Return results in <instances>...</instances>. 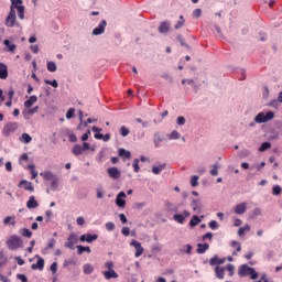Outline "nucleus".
<instances>
[{
	"label": "nucleus",
	"instance_id": "1",
	"mask_svg": "<svg viewBox=\"0 0 282 282\" xmlns=\"http://www.w3.org/2000/svg\"><path fill=\"white\" fill-rule=\"evenodd\" d=\"M238 275L241 278L250 276L251 281L259 279V273L257 272V270H254V268L252 267H249L248 264H241L238 268Z\"/></svg>",
	"mask_w": 282,
	"mask_h": 282
},
{
	"label": "nucleus",
	"instance_id": "2",
	"mask_svg": "<svg viewBox=\"0 0 282 282\" xmlns=\"http://www.w3.org/2000/svg\"><path fill=\"white\" fill-rule=\"evenodd\" d=\"M7 248L9 250H19V248H23V240L21 237L13 235L7 240Z\"/></svg>",
	"mask_w": 282,
	"mask_h": 282
},
{
	"label": "nucleus",
	"instance_id": "3",
	"mask_svg": "<svg viewBox=\"0 0 282 282\" xmlns=\"http://www.w3.org/2000/svg\"><path fill=\"white\" fill-rule=\"evenodd\" d=\"M274 119V112L273 111H268L265 112H259L256 117H254V122H257L258 124H263V122H270V120Z\"/></svg>",
	"mask_w": 282,
	"mask_h": 282
},
{
	"label": "nucleus",
	"instance_id": "4",
	"mask_svg": "<svg viewBox=\"0 0 282 282\" xmlns=\"http://www.w3.org/2000/svg\"><path fill=\"white\" fill-rule=\"evenodd\" d=\"M91 131H94L96 140H104V142H109L111 140V134L106 133L104 135L102 133H100V131H102L101 128H98V127L94 126L91 128Z\"/></svg>",
	"mask_w": 282,
	"mask_h": 282
},
{
	"label": "nucleus",
	"instance_id": "5",
	"mask_svg": "<svg viewBox=\"0 0 282 282\" xmlns=\"http://www.w3.org/2000/svg\"><path fill=\"white\" fill-rule=\"evenodd\" d=\"M15 23H17V11H14V7H11L10 12L6 19V25L7 28H14Z\"/></svg>",
	"mask_w": 282,
	"mask_h": 282
},
{
	"label": "nucleus",
	"instance_id": "6",
	"mask_svg": "<svg viewBox=\"0 0 282 282\" xmlns=\"http://www.w3.org/2000/svg\"><path fill=\"white\" fill-rule=\"evenodd\" d=\"M19 129V123L17 122H8L2 130V133L6 138H8L11 133H14Z\"/></svg>",
	"mask_w": 282,
	"mask_h": 282
},
{
	"label": "nucleus",
	"instance_id": "7",
	"mask_svg": "<svg viewBox=\"0 0 282 282\" xmlns=\"http://www.w3.org/2000/svg\"><path fill=\"white\" fill-rule=\"evenodd\" d=\"M76 243H78V235L72 232L68 238H67V242H65V248H69V250H74V246H76Z\"/></svg>",
	"mask_w": 282,
	"mask_h": 282
},
{
	"label": "nucleus",
	"instance_id": "8",
	"mask_svg": "<svg viewBox=\"0 0 282 282\" xmlns=\"http://www.w3.org/2000/svg\"><path fill=\"white\" fill-rule=\"evenodd\" d=\"M130 246H133V248L135 249V253L134 257L138 259L139 257H142V254H144V248L142 247V243H140V241L138 240H132L130 242Z\"/></svg>",
	"mask_w": 282,
	"mask_h": 282
},
{
	"label": "nucleus",
	"instance_id": "9",
	"mask_svg": "<svg viewBox=\"0 0 282 282\" xmlns=\"http://www.w3.org/2000/svg\"><path fill=\"white\" fill-rule=\"evenodd\" d=\"M18 188H24V191L34 193V185L32 184V182H29L26 180L20 181V183L18 184Z\"/></svg>",
	"mask_w": 282,
	"mask_h": 282
},
{
	"label": "nucleus",
	"instance_id": "10",
	"mask_svg": "<svg viewBox=\"0 0 282 282\" xmlns=\"http://www.w3.org/2000/svg\"><path fill=\"white\" fill-rule=\"evenodd\" d=\"M105 28H107V21L102 20L98 26L93 30L94 36H100V34H105Z\"/></svg>",
	"mask_w": 282,
	"mask_h": 282
},
{
	"label": "nucleus",
	"instance_id": "11",
	"mask_svg": "<svg viewBox=\"0 0 282 282\" xmlns=\"http://www.w3.org/2000/svg\"><path fill=\"white\" fill-rule=\"evenodd\" d=\"M186 217H191V212L188 210H184L183 215L182 214H175L173 216L174 221H176L177 224H184V221L186 220Z\"/></svg>",
	"mask_w": 282,
	"mask_h": 282
},
{
	"label": "nucleus",
	"instance_id": "12",
	"mask_svg": "<svg viewBox=\"0 0 282 282\" xmlns=\"http://www.w3.org/2000/svg\"><path fill=\"white\" fill-rule=\"evenodd\" d=\"M98 239V235L96 234H84L80 236L79 240L82 242L93 243V241H96Z\"/></svg>",
	"mask_w": 282,
	"mask_h": 282
},
{
	"label": "nucleus",
	"instance_id": "13",
	"mask_svg": "<svg viewBox=\"0 0 282 282\" xmlns=\"http://www.w3.org/2000/svg\"><path fill=\"white\" fill-rule=\"evenodd\" d=\"M126 197H127V194L124 192H120L117 195L116 204L119 208H124V206H127V202L124 200Z\"/></svg>",
	"mask_w": 282,
	"mask_h": 282
},
{
	"label": "nucleus",
	"instance_id": "14",
	"mask_svg": "<svg viewBox=\"0 0 282 282\" xmlns=\"http://www.w3.org/2000/svg\"><path fill=\"white\" fill-rule=\"evenodd\" d=\"M107 173L109 175V177H111V180H120V170H118V167H109L107 170Z\"/></svg>",
	"mask_w": 282,
	"mask_h": 282
},
{
	"label": "nucleus",
	"instance_id": "15",
	"mask_svg": "<svg viewBox=\"0 0 282 282\" xmlns=\"http://www.w3.org/2000/svg\"><path fill=\"white\" fill-rule=\"evenodd\" d=\"M170 30H171V22L163 21L160 23V26H159L160 34H166V33H169Z\"/></svg>",
	"mask_w": 282,
	"mask_h": 282
},
{
	"label": "nucleus",
	"instance_id": "16",
	"mask_svg": "<svg viewBox=\"0 0 282 282\" xmlns=\"http://www.w3.org/2000/svg\"><path fill=\"white\" fill-rule=\"evenodd\" d=\"M36 258L37 262L31 265V270H43V268H45V260H43V258L40 256H36Z\"/></svg>",
	"mask_w": 282,
	"mask_h": 282
},
{
	"label": "nucleus",
	"instance_id": "17",
	"mask_svg": "<svg viewBox=\"0 0 282 282\" xmlns=\"http://www.w3.org/2000/svg\"><path fill=\"white\" fill-rule=\"evenodd\" d=\"M40 175L46 182H52L54 178H56V175L54 173H52V171L42 172Z\"/></svg>",
	"mask_w": 282,
	"mask_h": 282
},
{
	"label": "nucleus",
	"instance_id": "18",
	"mask_svg": "<svg viewBox=\"0 0 282 282\" xmlns=\"http://www.w3.org/2000/svg\"><path fill=\"white\" fill-rule=\"evenodd\" d=\"M194 213H202V202L199 199H193L191 204Z\"/></svg>",
	"mask_w": 282,
	"mask_h": 282
},
{
	"label": "nucleus",
	"instance_id": "19",
	"mask_svg": "<svg viewBox=\"0 0 282 282\" xmlns=\"http://www.w3.org/2000/svg\"><path fill=\"white\" fill-rule=\"evenodd\" d=\"M246 210H247L246 203H240V204L236 205V207H235L236 215H243V213H246Z\"/></svg>",
	"mask_w": 282,
	"mask_h": 282
},
{
	"label": "nucleus",
	"instance_id": "20",
	"mask_svg": "<svg viewBox=\"0 0 282 282\" xmlns=\"http://www.w3.org/2000/svg\"><path fill=\"white\" fill-rule=\"evenodd\" d=\"M6 78H8V66L0 63V79L6 80Z\"/></svg>",
	"mask_w": 282,
	"mask_h": 282
},
{
	"label": "nucleus",
	"instance_id": "21",
	"mask_svg": "<svg viewBox=\"0 0 282 282\" xmlns=\"http://www.w3.org/2000/svg\"><path fill=\"white\" fill-rule=\"evenodd\" d=\"M26 208H39V202H36L34 196H30L29 200L26 202Z\"/></svg>",
	"mask_w": 282,
	"mask_h": 282
},
{
	"label": "nucleus",
	"instance_id": "22",
	"mask_svg": "<svg viewBox=\"0 0 282 282\" xmlns=\"http://www.w3.org/2000/svg\"><path fill=\"white\" fill-rule=\"evenodd\" d=\"M153 142H154V147L156 149H160L162 142H164V139L162 138V134H160V132L154 133Z\"/></svg>",
	"mask_w": 282,
	"mask_h": 282
},
{
	"label": "nucleus",
	"instance_id": "23",
	"mask_svg": "<svg viewBox=\"0 0 282 282\" xmlns=\"http://www.w3.org/2000/svg\"><path fill=\"white\" fill-rule=\"evenodd\" d=\"M118 155L124 160H131V152L127 151L124 148L118 150Z\"/></svg>",
	"mask_w": 282,
	"mask_h": 282
},
{
	"label": "nucleus",
	"instance_id": "24",
	"mask_svg": "<svg viewBox=\"0 0 282 282\" xmlns=\"http://www.w3.org/2000/svg\"><path fill=\"white\" fill-rule=\"evenodd\" d=\"M164 169H166V163H162L160 165H154V166H152V173L154 175H160V173H162L164 171Z\"/></svg>",
	"mask_w": 282,
	"mask_h": 282
},
{
	"label": "nucleus",
	"instance_id": "25",
	"mask_svg": "<svg viewBox=\"0 0 282 282\" xmlns=\"http://www.w3.org/2000/svg\"><path fill=\"white\" fill-rule=\"evenodd\" d=\"M208 248H210V245H208L206 242L205 243H198L196 252H197V254H204L206 252V250H208Z\"/></svg>",
	"mask_w": 282,
	"mask_h": 282
},
{
	"label": "nucleus",
	"instance_id": "26",
	"mask_svg": "<svg viewBox=\"0 0 282 282\" xmlns=\"http://www.w3.org/2000/svg\"><path fill=\"white\" fill-rule=\"evenodd\" d=\"M104 276L107 281H109L110 279H118V273L112 269L110 271H105Z\"/></svg>",
	"mask_w": 282,
	"mask_h": 282
},
{
	"label": "nucleus",
	"instance_id": "27",
	"mask_svg": "<svg viewBox=\"0 0 282 282\" xmlns=\"http://www.w3.org/2000/svg\"><path fill=\"white\" fill-rule=\"evenodd\" d=\"M225 272H226V268H224V267H216L215 268L216 279H220V280L224 279Z\"/></svg>",
	"mask_w": 282,
	"mask_h": 282
},
{
	"label": "nucleus",
	"instance_id": "28",
	"mask_svg": "<svg viewBox=\"0 0 282 282\" xmlns=\"http://www.w3.org/2000/svg\"><path fill=\"white\" fill-rule=\"evenodd\" d=\"M36 100H39V97H36L35 95H32L26 101H24V107L26 109H30V107H32V105H34Z\"/></svg>",
	"mask_w": 282,
	"mask_h": 282
},
{
	"label": "nucleus",
	"instance_id": "29",
	"mask_svg": "<svg viewBox=\"0 0 282 282\" xmlns=\"http://www.w3.org/2000/svg\"><path fill=\"white\" fill-rule=\"evenodd\" d=\"M199 224H202V219L197 215H194L189 220L191 228H195V226H199Z\"/></svg>",
	"mask_w": 282,
	"mask_h": 282
},
{
	"label": "nucleus",
	"instance_id": "30",
	"mask_svg": "<svg viewBox=\"0 0 282 282\" xmlns=\"http://www.w3.org/2000/svg\"><path fill=\"white\" fill-rule=\"evenodd\" d=\"M15 9L18 10L19 19H21V20L25 19V7H23V6H15Z\"/></svg>",
	"mask_w": 282,
	"mask_h": 282
},
{
	"label": "nucleus",
	"instance_id": "31",
	"mask_svg": "<svg viewBox=\"0 0 282 282\" xmlns=\"http://www.w3.org/2000/svg\"><path fill=\"white\" fill-rule=\"evenodd\" d=\"M29 171H31L32 180H36L39 177V172H36V166L34 164L28 165Z\"/></svg>",
	"mask_w": 282,
	"mask_h": 282
},
{
	"label": "nucleus",
	"instance_id": "32",
	"mask_svg": "<svg viewBox=\"0 0 282 282\" xmlns=\"http://www.w3.org/2000/svg\"><path fill=\"white\" fill-rule=\"evenodd\" d=\"M73 153H74V155H83V153H84L83 145L75 144L73 148Z\"/></svg>",
	"mask_w": 282,
	"mask_h": 282
},
{
	"label": "nucleus",
	"instance_id": "33",
	"mask_svg": "<svg viewBox=\"0 0 282 282\" xmlns=\"http://www.w3.org/2000/svg\"><path fill=\"white\" fill-rule=\"evenodd\" d=\"M77 254H83V252H88V254L91 252V248L84 247V246H77Z\"/></svg>",
	"mask_w": 282,
	"mask_h": 282
},
{
	"label": "nucleus",
	"instance_id": "34",
	"mask_svg": "<svg viewBox=\"0 0 282 282\" xmlns=\"http://www.w3.org/2000/svg\"><path fill=\"white\" fill-rule=\"evenodd\" d=\"M4 46L8 48V52H14L17 50V45L10 43V40H4Z\"/></svg>",
	"mask_w": 282,
	"mask_h": 282
},
{
	"label": "nucleus",
	"instance_id": "35",
	"mask_svg": "<svg viewBox=\"0 0 282 282\" xmlns=\"http://www.w3.org/2000/svg\"><path fill=\"white\" fill-rule=\"evenodd\" d=\"M21 142H23L24 144H30V142H32V137L28 133H23L20 138Z\"/></svg>",
	"mask_w": 282,
	"mask_h": 282
},
{
	"label": "nucleus",
	"instance_id": "36",
	"mask_svg": "<svg viewBox=\"0 0 282 282\" xmlns=\"http://www.w3.org/2000/svg\"><path fill=\"white\" fill-rule=\"evenodd\" d=\"M209 173L213 177H217V175H219V163H215Z\"/></svg>",
	"mask_w": 282,
	"mask_h": 282
},
{
	"label": "nucleus",
	"instance_id": "37",
	"mask_svg": "<svg viewBox=\"0 0 282 282\" xmlns=\"http://www.w3.org/2000/svg\"><path fill=\"white\" fill-rule=\"evenodd\" d=\"M84 274H93L94 273V267L90 263L84 264Z\"/></svg>",
	"mask_w": 282,
	"mask_h": 282
},
{
	"label": "nucleus",
	"instance_id": "38",
	"mask_svg": "<svg viewBox=\"0 0 282 282\" xmlns=\"http://www.w3.org/2000/svg\"><path fill=\"white\" fill-rule=\"evenodd\" d=\"M47 72L54 73L57 69L56 63L54 62H47L46 64Z\"/></svg>",
	"mask_w": 282,
	"mask_h": 282
},
{
	"label": "nucleus",
	"instance_id": "39",
	"mask_svg": "<svg viewBox=\"0 0 282 282\" xmlns=\"http://www.w3.org/2000/svg\"><path fill=\"white\" fill-rule=\"evenodd\" d=\"M186 23V20H184V15H180V21L174 25L176 30H181V28H184V24Z\"/></svg>",
	"mask_w": 282,
	"mask_h": 282
},
{
	"label": "nucleus",
	"instance_id": "40",
	"mask_svg": "<svg viewBox=\"0 0 282 282\" xmlns=\"http://www.w3.org/2000/svg\"><path fill=\"white\" fill-rule=\"evenodd\" d=\"M176 41L181 43L182 47H186L187 50H191V45L186 44L182 35H177Z\"/></svg>",
	"mask_w": 282,
	"mask_h": 282
},
{
	"label": "nucleus",
	"instance_id": "41",
	"mask_svg": "<svg viewBox=\"0 0 282 282\" xmlns=\"http://www.w3.org/2000/svg\"><path fill=\"white\" fill-rule=\"evenodd\" d=\"M272 147L271 142H263L260 148L259 151L260 153H263V151H268V149H270Z\"/></svg>",
	"mask_w": 282,
	"mask_h": 282
},
{
	"label": "nucleus",
	"instance_id": "42",
	"mask_svg": "<svg viewBox=\"0 0 282 282\" xmlns=\"http://www.w3.org/2000/svg\"><path fill=\"white\" fill-rule=\"evenodd\" d=\"M3 224H11V226H17V220H14V217L8 216L3 219Z\"/></svg>",
	"mask_w": 282,
	"mask_h": 282
},
{
	"label": "nucleus",
	"instance_id": "43",
	"mask_svg": "<svg viewBox=\"0 0 282 282\" xmlns=\"http://www.w3.org/2000/svg\"><path fill=\"white\" fill-rule=\"evenodd\" d=\"M181 252L185 253V254H191L193 252V246L191 245H186L184 246L182 249H180Z\"/></svg>",
	"mask_w": 282,
	"mask_h": 282
},
{
	"label": "nucleus",
	"instance_id": "44",
	"mask_svg": "<svg viewBox=\"0 0 282 282\" xmlns=\"http://www.w3.org/2000/svg\"><path fill=\"white\" fill-rule=\"evenodd\" d=\"M20 234L22 235V237H26L28 239L32 237V231H30V229L28 228H22L20 230Z\"/></svg>",
	"mask_w": 282,
	"mask_h": 282
},
{
	"label": "nucleus",
	"instance_id": "45",
	"mask_svg": "<svg viewBox=\"0 0 282 282\" xmlns=\"http://www.w3.org/2000/svg\"><path fill=\"white\" fill-rule=\"evenodd\" d=\"M209 265L214 267L217 265L219 267V257L215 254L213 258L209 259Z\"/></svg>",
	"mask_w": 282,
	"mask_h": 282
},
{
	"label": "nucleus",
	"instance_id": "46",
	"mask_svg": "<svg viewBox=\"0 0 282 282\" xmlns=\"http://www.w3.org/2000/svg\"><path fill=\"white\" fill-rule=\"evenodd\" d=\"M181 134L180 132H177V130H173L170 135H169V140H180Z\"/></svg>",
	"mask_w": 282,
	"mask_h": 282
},
{
	"label": "nucleus",
	"instance_id": "47",
	"mask_svg": "<svg viewBox=\"0 0 282 282\" xmlns=\"http://www.w3.org/2000/svg\"><path fill=\"white\" fill-rule=\"evenodd\" d=\"M231 248H236L237 252H241V242L237 241V240H232L230 242Z\"/></svg>",
	"mask_w": 282,
	"mask_h": 282
},
{
	"label": "nucleus",
	"instance_id": "48",
	"mask_svg": "<svg viewBox=\"0 0 282 282\" xmlns=\"http://www.w3.org/2000/svg\"><path fill=\"white\" fill-rule=\"evenodd\" d=\"M165 206L170 213H177V207L175 206V204L167 202Z\"/></svg>",
	"mask_w": 282,
	"mask_h": 282
},
{
	"label": "nucleus",
	"instance_id": "49",
	"mask_svg": "<svg viewBox=\"0 0 282 282\" xmlns=\"http://www.w3.org/2000/svg\"><path fill=\"white\" fill-rule=\"evenodd\" d=\"M191 186H193V187L199 186V176L194 175L191 177Z\"/></svg>",
	"mask_w": 282,
	"mask_h": 282
},
{
	"label": "nucleus",
	"instance_id": "50",
	"mask_svg": "<svg viewBox=\"0 0 282 282\" xmlns=\"http://www.w3.org/2000/svg\"><path fill=\"white\" fill-rule=\"evenodd\" d=\"M132 166H133L134 173H140V160L139 159H134Z\"/></svg>",
	"mask_w": 282,
	"mask_h": 282
},
{
	"label": "nucleus",
	"instance_id": "51",
	"mask_svg": "<svg viewBox=\"0 0 282 282\" xmlns=\"http://www.w3.org/2000/svg\"><path fill=\"white\" fill-rule=\"evenodd\" d=\"M120 135H122V138H127V135H129L130 131L128 130V128L126 126H122L119 130Z\"/></svg>",
	"mask_w": 282,
	"mask_h": 282
},
{
	"label": "nucleus",
	"instance_id": "52",
	"mask_svg": "<svg viewBox=\"0 0 282 282\" xmlns=\"http://www.w3.org/2000/svg\"><path fill=\"white\" fill-rule=\"evenodd\" d=\"M225 270H227L229 276H235V265L234 264H227V268H225Z\"/></svg>",
	"mask_w": 282,
	"mask_h": 282
},
{
	"label": "nucleus",
	"instance_id": "53",
	"mask_svg": "<svg viewBox=\"0 0 282 282\" xmlns=\"http://www.w3.org/2000/svg\"><path fill=\"white\" fill-rule=\"evenodd\" d=\"M8 263V257H6V253L3 251H0V265H6Z\"/></svg>",
	"mask_w": 282,
	"mask_h": 282
},
{
	"label": "nucleus",
	"instance_id": "54",
	"mask_svg": "<svg viewBox=\"0 0 282 282\" xmlns=\"http://www.w3.org/2000/svg\"><path fill=\"white\" fill-rule=\"evenodd\" d=\"M75 113H76V109L69 108V109L67 110V112H66V118H67V120H72V118H74Z\"/></svg>",
	"mask_w": 282,
	"mask_h": 282
},
{
	"label": "nucleus",
	"instance_id": "55",
	"mask_svg": "<svg viewBox=\"0 0 282 282\" xmlns=\"http://www.w3.org/2000/svg\"><path fill=\"white\" fill-rule=\"evenodd\" d=\"M44 83H45V85H51L55 89L58 87V82L56 79H53V80L45 79Z\"/></svg>",
	"mask_w": 282,
	"mask_h": 282
},
{
	"label": "nucleus",
	"instance_id": "56",
	"mask_svg": "<svg viewBox=\"0 0 282 282\" xmlns=\"http://www.w3.org/2000/svg\"><path fill=\"white\" fill-rule=\"evenodd\" d=\"M176 124H178V127H184L186 124V118L180 116L176 118Z\"/></svg>",
	"mask_w": 282,
	"mask_h": 282
},
{
	"label": "nucleus",
	"instance_id": "57",
	"mask_svg": "<svg viewBox=\"0 0 282 282\" xmlns=\"http://www.w3.org/2000/svg\"><path fill=\"white\" fill-rule=\"evenodd\" d=\"M52 191H56L58 188V176H56L53 181H51Z\"/></svg>",
	"mask_w": 282,
	"mask_h": 282
},
{
	"label": "nucleus",
	"instance_id": "58",
	"mask_svg": "<svg viewBox=\"0 0 282 282\" xmlns=\"http://www.w3.org/2000/svg\"><path fill=\"white\" fill-rule=\"evenodd\" d=\"M208 226L212 230H217V228H219V224L217 223V220H210Z\"/></svg>",
	"mask_w": 282,
	"mask_h": 282
},
{
	"label": "nucleus",
	"instance_id": "59",
	"mask_svg": "<svg viewBox=\"0 0 282 282\" xmlns=\"http://www.w3.org/2000/svg\"><path fill=\"white\" fill-rule=\"evenodd\" d=\"M282 192L281 185H274L272 188V195H279Z\"/></svg>",
	"mask_w": 282,
	"mask_h": 282
},
{
	"label": "nucleus",
	"instance_id": "60",
	"mask_svg": "<svg viewBox=\"0 0 282 282\" xmlns=\"http://www.w3.org/2000/svg\"><path fill=\"white\" fill-rule=\"evenodd\" d=\"M102 160H105V151L101 150L97 154V162L102 163Z\"/></svg>",
	"mask_w": 282,
	"mask_h": 282
},
{
	"label": "nucleus",
	"instance_id": "61",
	"mask_svg": "<svg viewBox=\"0 0 282 282\" xmlns=\"http://www.w3.org/2000/svg\"><path fill=\"white\" fill-rule=\"evenodd\" d=\"M106 229L111 232L112 230H116V224L113 223H107L106 224Z\"/></svg>",
	"mask_w": 282,
	"mask_h": 282
},
{
	"label": "nucleus",
	"instance_id": "62",
	"mask_svg": "<svg viewBox=\"0 0 282 282\" xmlns=\"http://www.w3.org/2000/svg\"><path fill=\"white\" fill-rule=\"evenodd\" d=\"M193 17H194L195 19H199V17H202V9H195V10L193 11Z\"/></svg>",
	"mask_w": 282,
	"mask_h": 282
},
{
	"label": "nucleus",
	"instance_id": "63",
	"mask_svg": "<svg viewBox=\"0 0 282 282\" xmlns=\"http://www.w3.org/2000/svg\"><path fill=\"white\" fill-rule=\"evenodd\" d=\"M105 268L106 270L110 271V270H113V261H107L105 263Z\"/></svg>",
	"mask_w": 282,
	"mask_h": 282
},
{
	"label": "nucleus",
	"instance_id": "64",
	"mask_svg": "<svg viewBox=\"0 0 282 282\" xmlns=\"http://www.w3.org/2000/svg\"><path fill=\"white\" fill-rule=\"evenodd\" d=\"M17 279H19L21 282H28V276H25V274L19 273L17 275Z\"/></svg>",
	"mask_w": 282,
	"mask_h": 282
}]
</instances>
